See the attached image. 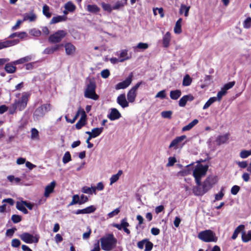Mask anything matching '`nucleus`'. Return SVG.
Instances as JSON below:
<instances>
[{
	"label": "nucleus",
	"instance_id": "obj_41",
	"mask_svg": "<svg viewBox=\"0 0 251 251\" xmlns=\"http://www.w3.org/2000/svg\"><path fill=\"white\" fill-rule=\"evenodd\" d=\"M103 130V127L94 128L92 129L90 133L95 138H96L101 134Z\"/></svg>",
	"mask_w": 251,
	"mask_h": 251
},
{
	"label": "nucleus",
	"instance_id": "obj_14",
	"mask_svg": "<svg viewBox=\"0 0 251 251\" xmlns=\"http://www.w3.org/2000/svg\"><path fill=\"white\" fill-rule=\"evenodd\" d=\"M86 115L84 110L81 111V118L75 124V127L77 129H80L86 123Z\"/></svg>",
	"mask_w": 251,
	"mask_h": 251
},
{
	"label": "nucleus",
	"instance_id": "obj_56",
	"mask_svg": "<svg viewBox=\"0 0 251 251\" xmlns=\"http://www.w3.org/2000/svg\"><path fill=\"white\" fill-rule=\"evenodd\" d=\"M166 97V91L165 90H161L158 92L155 95L156 98H160L161 99H165Z\"/></svg>",
	"mask_w": 251,
	"mask_h": 251
},
{
	"label": "nucleus",
	"instance_id": "obj_23",
	"mask_svg": "<svg viewBox=\"0 0 251 251\" xmlns=\"http://www.w3.org/2000/svg\"><path fill=\"white\" fill-rule=\"evenodd\" d=\"M181 95V91L178 89L171 90L170 92V97L173 100H177Z\"/></svg>",
	"mask_w": 251,
	"mask_h": 251
},
{
	"label": "nucleus",
	"instance_id": "obj_27",
	"mask_svg": "<svg viewBox=\"0 0 251 251\" xmlns=\"http://www.w3.org/2000/svg\"><path fill=\"white\" fill-rule=\"evenodd\" d=\"M137 94L136 92L130 89L127 94V98L128 102H133L135 101Z\"/></svg>",
	"mask_w": 251,
	"mask_h": 251
},
{
	"label": "nucleus",
	"instance_id": "obj_59",
	"mask_svg": "<svg viewBox=\"0 0 251 251\" xmlns=\"http://www.w3.org/2000/svg\"><path fill=\"white\" fill-rule=\"evenodd\" d=\"M11 220L14 223H18L21 221L22 217L18 215H13L11 217Z\"/></svg>",
	"mask_w": 251,
	"mask_h": 251
},
{
	"label": "nucleus",
	"instance_id": "obj_16",
	"mask_svg": "<svg viewBox=\"0 0 251 251\" xmlns=\"http://www.w3.org/2000/svg\"><path fill=\"white\" fill-rule=\"evenodd\" d=\"M96 209V208L93 205H91L83 209H78L75 212V214L78 215L91 213L94 212Z\"/></svg>",
	"mask_w": 251,
	"mask_h": 251
},
{
	"label": "nucleus",
	"instance_id": "obj_40",
	"mask_svg": "<svg viewBox=\"0 0 251 251\" xmlns=\"http://www.w3.org/2000/svg\"><path fill=\"white\" fill-rule=\"evenodd\" d=\"M31 56H27L13 62L14 64H23L25 62L29 61L31 60Z\"/></svg>",
	"mask_w": 251,
	"mask_h": 251
},
{
	"label": "nucleus",
	"instance_id": "obj_47",
	"mask_svg": "<svg viewBox=\"0 0 251 251\" xmlns=\"http://www.w3.org/2000/svg\"><path fill=\"white\" fill-rule=\"evenodd\" d=\"M104 189V185L102 182H99L96 187H92V190L94 194H96V190L98 191H102Z\"/></svg>",
	"mask_w": 251,
	"mask_h": 251
},
{
	"label": "nucleus",
	"instance_id": "obj_22",
	"mask_svg": "<svg viewBox=\"0 0 251 251\" xmlns=\"http://www.w3.org/2000/svg\"><path fill=\"white\" fill-rule=\"evenodd\" d=\"M25 201H17L16 202V208L19 210L22 211L24 214H26L28 213L27 210L25 208Z\"/></svg>",
	"mask_w": 251,
	"mask_h": 251
},
{
	"label": "nucleus",
	"instance_id": "obj_25",
	"mask_svg": "<svg viewBox=\"0 0 251 251\" xmlns=\"http://www.w3.org/2000/svg\"><path fill=\"white\" fill-rule=\"evenodd\" d=\"M122 174L123 171L122 170H119L116 174L112 175L110 178V185H112L113 183L117 181Z\"/></svg>",
	"mask_w": 251,
	"mask_h": 251
},
{
	"label": "nucleus",
	"instance_id": "obj_60",
	"mask_svg": "<svg viewBox=\"0 0 251 251\" xmlns=\"http://www.w3.org/2000/svg\"><path fill=\"white\" fill-rule=\"evenodd\" d=\"M152 247L153 244L149 241L148 239H146L145 251H150L152 249Z\"/></svg>",
	"mask_w": 251,
	"mask_h": 251
},
{
	"label": "nucleus",
	"instance_id": "obj_17",
	"mask_svg": "<svg viewBox=\"0 0 251 251\" xmlns=\"http://www.w3.org/2000/svg\"><path fill=\"white\" fill-rule=\"evenodd\" d=\"M56 183L54 181H52L45 187L44 196L46 198L48 197L50 194L53 192Z\"/></svg>",
	"mask_w": 251,
	"mask_h": 251
},
{
	"label": "nucleus",
	"instance_id": "obj_12",
	"mask_svg": "<svg viewBox=\"0 0 251 251\" xmlns=\"http://www.w3.org/2000/svg\"><path fill=\"white\" fill-rule=\"evenodd\" d=\"M117 102L123 108L128 106V101L126 100L124 94H121L117 97Z\"/></svg>",
	"mask_w": 251,
	"mask_h": 251
},
{
	"label": "nucleus",
	"instance_id": "obj_7",
	"mask_svg": "<svg viewBox=\"0 0 251 251\" xmlns=\"http://www.w3.org/2000/svg\"><path fill=\"white\" fill-rule=\"evenodd\" d=\"M21 239L27 244L37 243L39 240L37 235H33L28 232H24L20 235Z\"/></svg>",
	"mask_w": 251,
	"mask_h": 251
},
{
	"label": "nucleus",
	"instance_id": "obj_57",
	"mask_svg": "<svg viewBox=\"0 0 251 251\" xmlns=\"http://www.w3.org/2000/svg\"><path fill=\"white\" fill-rule=\"evenodd\" d=\"M31 138L33 139H37L39 137V132L37 129L35 128H32L31 130Z\"/></svg>",
	"mask_w": 251,
	"mask_h": 251
},
{
	"label": "nucleus",
	"instance_id": "obj_52",
	"mask_svg": "<svg viewBox=\"0 0 251 251\" xmlns=\"http://www.w3.org/2000/svg\"><path fill=\"white\" fill-rule=\"evenodd\" d=\"M43 14L48 18L51 17V13L50 12V8L47 5H45L43 7Z\"/></svg>",
	"mask_w": 251,
	"mask_h": 251
},
{
	"label": "nucleus",
	"instance_id": "obj_54",
	"mask_svg": "<svg viewBox=\"0 0 251 251\" xmlns=\"http://www.w3.org/2000/svg\"><path fill=\"white\" fill-rule=\"evenodd\" d=\"M92 186L91 187H87V186H84L83 187H82V189H81V191L82 192H83V193H85V194H92L93 193V190H92Z\"/></svg>",
	"mask_w": 251,
	"mask_h": 251
},
{
	"label": "nucleus",
	"instance_id": "obj_8",
	"mask_svg": "<svg viewBox=\"0 0 251 251\" xmlns=\"http://www.w3.org/2000/svg\"><path fill=\"white\" fill-rule=\"evenodd\" d=\"M217 182V179L216 177L213 176L207 177L202 184V187L205 193L208 191Z\"/></svg>",
	"mask_w": 251,
	"mask_h": 251
},
{
	"label": "nucleus",
	"instance_id": "obj_39",
	"mask_svg": "<svg viewBox=\"0 0 251 251\" xmlns=\"http://www.w3.org/2000/svg\"><path fill=\"white\" fill-rule=\"evenodd\" d=\"M190 7L187 6L184 4H181L180 8L179 10V13L180 14L184 13V15L185 17H187L188 15L189 11L190 10Z\"/></svg>",
	"mask_w": 251,
	"mask_h": 251
},
{
	"label": "nucleus",
	"instance_id": "obj_31",
	"mask_svg": "<svg viewBox=\"0 0 251 251\" xmlns=\"http://www.w3.org/2000/svg\"><path fill=\"white\" fill-rule=\"evenodd\" d=\"M130 58V57L128 56L127 50H121L120 53V62H123L126 60H128Z\"/></svg>",
	"mask_w": 251,
	"mask_h": 251
},
{
	"label": "nucleus",
	"instance_id": "obj_1",
	"mask_svg": "<svg viewBox=\"0 0 251 251\" xmlns=\"http://www.w3.org/2000/svg\"><path fill=\"white\" fill-rule=\"evenodd\" d=\"M100 242L101 248L103 251H110L115 248L117 240L113 234L109 233L101 237Z\"/></svg>",
	"mask_w": 251,
	"mask_h": 251
},
{
	"label": "nucleus",
	"instance_id": "obj_33",
	"mask_svg": "<svg viewBox=\"0 0 251 251\" xmlns=\"http://www.w3.org/2000/svg\"><path fill=\"white\" fill-rule=\"evenodd\" d=\"M129 226L128 223L127 222L126 219V218L123 219L120 224H115L113 225V226L117 228L119 230H121L123 229V226Z\"/></svg>",
	"mask_w": 251,
	"mask_h": 251
},
{
	"label": "nucleus",
	"instance_id": "obj_4",
	"mask_svg": "<svg viewBox=\"0 0 251 251\" xmlns=\"http://www.w3.org/2000/svg\"><path fill=\"white\" fill-rule=\"evenodd\" d=\"M29 97V94L28 93H23L22 97L16 99L13 104L19 110L22 111L26 107Z\"/></svg>",
	"mask_w": 251,
	"mask_h": 251
},
{
	"label": "nucleus",
	"instance_id": "obj_30",
	"mask_svg": "<svg viewBox=\"0 0 251 251\" xmlns=\"http://www.w3.org/2000/svg\"><path fill=\"white\" fill-rule=\"evenodd\" d=\"M87 10L91 13H97L100 11V8L96 4H89L87 6Z\"/></svg>",
	"mask_w": 251,
	"mask_h": 251
},
{
	"label": "nucleus",
	"instance_id": "obj_50",
	"mask_svg": "<svg viewBox=\"0 0 251 251\" xmlns=\"http://www.w3.org/2000/svg\"><path fill=\"white\" fill-rule=\"evenodd\" d=\"M101 6L104 11H107L109 13L111 12L113 10L112 7H111V6L108 3L101 2Z\"/></svg>",
	"mask_w": 251,
	"mask_h": 251
},
{
	"label": "nucleus",
	"instance_id": "obj_37",
	"mask_svg": "<svg viewBox=\"0 0 251 251\" xmlns=\"http://www.w3.org/2000/svg\"><path fill=\"white\" fill-rule=\"evenodd\" d=\"M242 239L245 243L251 240V230H249L247 234L244 231L242 232Z\"/></svg>",
	"mask_w": 251,
	"mask_h": 251
},
{
	"label": "nucleus",
	"instance_id": "obj_36",
	"mask_svg": "<svg viewBox=\"0 0 251 251\" xmlns=\"http://www.w3.org/2000/svg\"><path fill=\"white\" fill-rule=\"evenodd\" d=\"M64 8L70 12H73L75 10L76 7L72 1H69L64 5Z\"/></svg>",
	"mask_w": 251,
	"mask_h": 251
},
{
	"label": "nucleus",
	"instance_id": "obj_35",
	"mask_svg": "<svg viewBox=\"0 0 251 251\" xmlns=\"http://www.w3.org/2000/svg\"><path fill=\"white\" fill-rule=\"evenodd\" d=\"M200 185H198V186H196L193 188V192L194 194L196 196H202L204 195L205 192L204 191L203 189L201 188L200 187Z\"/></svg>",
	"mask_w": 251,
	"mask_h": 251
},
{
	"label": "nucleus",
	"instance_id": "obj_46",
	"mask_svg": "<svg viewBox=\"0 0 251 251\" xmlns=\"http://www.w3.org/2000/svg\"><path fill=\"white\" fill-rule=\"evenodd\" d=\"M27 36V34L25 32H16L12 33L9 36L10 38H14L15 37H18L20 38L21 39H23L25 37Z\"/></svg>",
	"mask_w": 251,
	"mask_h": 251
},
{
	"label": "nucleus",
	"instance_id": "obj_24",
	"mask_svg": "<svg viewBox=\"0 0 251 251\" xmlns=\"http://www.w3.org/2000/svg\"><path fill=\"white\" fill-rule=\"evenodd\" d=\"M16 65L14 64L13 62L7 63L5 65L4 69L8 73H14L16 70V67L15 66Z\"/></svg>",
	"mask_w": 251,
	"mask_h": 251
},
{
	"label": "nucleus",
	"instance_id": "obj_58",
	"mask_svg": "<svg viewBox=\"0 0 251 251\" xmlns=\"http://www.w3.org/2000/svg\"><path fill=\"white\" fill-rule=\"evenodd\" d=\"M76 203L79 204V197L78 195H75L73 197L72 201L69 205H73Z\"/></svg>",
	"mask_w": 251,
	"mask_h": 251
},
{
	"label": "nucleus",
	"instance_id": "obj_6",
	"mask_svg": "<svg viewBox=\"0 0 251 251\" xmlns=\"http://www.w3.org/2000/svg\"><path fill=\"white\" fill-rule=\"evenodd\" d=\"M51 106L50 103L43 104L35 110L34 113V116L37 119L43 117L47 112L51 110Z\"/></svg>",
	"mask_w": 251,
	"mask_h": 251
},
{
	"label": "nucleus",
	"instance_id": "obj_34",
	"mask_svg": "<svg viewBox=\"0 0 251 251\" xmlns=\"http://www.w3.org/2000/svg\"><path fill=\"white\" fill-rule=\"evenodd\" d=\"M245 228V226L243 225H239L237 226L234 231L233 234L231 237L233 240H235L238 236V234L242 231Z\"/></svg>",
	"mask_w": 251,
	"mask_h": 251
},
{
	"label": "nucleus",
	"instance_id": "obj_64",
	"mask_svg": "<svg viewBox=\"0 0 251 251\" xmlns=\"http://www.w3.org/2000/svg\"><path fill=\"white\" fill-rule=\"evenodd\" d=\"M101 76L103 78H107L110 75V72L108 69L102 70L100 73Z\"/></svg>",
	"mask_w": 251,
	"mask_h": 251
},
{
	"label": "nucleus",
	"instance_id": "obj_19",
	"mask_svg": "<svg viewBox=\"0 0 251 251\" xmlns=\"http://www.w3.org/2000/svg\"><path fill=\"white\" fill-rule=\"evenodd\" d=\"M186 136L185 135H182L179 137H177L175 139H174L172 142L171 143L169 148H172L175 147V149H177V147L178 144L186 139Z\"/></svg>",
	"mask_w": 251,
	"mask_h": 251
},
{
	"label": "nucleus",
	"instance_id": "obj_61",
	"mask_svg": "<svg viewBox=\"0 0 251 251\" xmlns=\"http://www.w3.org/2000/svg\"><path fill=\"white\" fill-rule=\"evenodd\" d=\"M251 26V18H247L244 22V27L249 28Z\"/></svg>",
	"mask_w": 251,
	"mask_h": 251
},
{
	"label": "nucleus",
	"instance_id": "obj_20",
	"mask_svg": "<svg viewBox=\"0 0 251 251\" xmlns=\"http://www.w3.org/2000/svg\"><path fill=\"white\" fill-rule=\"evenodd\" d=\"M37 16L33 12L31 11L29 13L25 14L24 16L23 21H28L30 22L36 20Z\"/></svg>",
	"mask_w": 251,
	"mask_h": 251
},
{
	"label": "nucleus",
	"instance_id": "obj_13",
	"mask_svg": "<svg viewBox=\"0 0 251 251\" xmlns=\"http://www.w3.org/2000/svg\"><path fill=\"white\" fill-rule=\"evenodd\" d=\"M66 54L67 55H73L75 54L76 48L75 46L71 43H67L64 45Z\"/></svg>",
	"mask_w": 251,
	"mask_h": 251
},
{
	"label": "nucleus",
	"instance_id": "obj_28",
	"mask_svg": "<svg viewBox=\"0 0 251 251\" xmlns=\"http://www.w3.org/2000/svg\"><path fill=\"white\" fill-rule=\"evenodd\" d=\"M59 45H56L53 47L47 48L44 50V53L47 54H52L54 52L58 50L59 49Z\"/></svg>",
	"mask_w": 251,
	"mask_h": 251
},
{
	"label": "nucleus",
	"instance_id": "obj_10",
	"mask_svg": "<svg viewBox=\"0 0 251 251\" xmlns=\"http://www.w3.org/2000/svg\"><path fill=\"white\" fill-rule=\"evenodd\" d=\"M132 77V73H131L124 81L117 84L115 85V89L116 90H120L127 88L131 84Z\"/></svg>",
	"mask_w": 251,
	"mask_h": 251
},
{
	"label": "nucleus",
	"instance_id": "obj_21",
	"mask_svg": "<svg viewBox=\"0 0 251 251\" xmlns=\"http://www.w3.org/2000/svg\"><path fill=\"white\" fill-rule=\"evenodd\" d=\"M229 134L226 133L223 135L219 136L216 140L217 144L218 145L226 143L228 140Z\"/></svg>",
	"mask_w": 251,
	"mask_h": 251
},
{
	"label": "nucleus",
	"instance_id": "obj_42",
	"mask_svg": "<svg viewBox=\"0 0 251 251\" xmlns=\"http://www.w3.org/2000/svg\"><path fill=\"white\" fill-rule=\"evenodd\" d=\"M192 80L189 75H186L183 78L182 85L184 86H188L192 83Z\"/></svg>",
	"mask_w": 251,
	"mask_h": 251
},
{
	"label": "nucleus",
	"instance_id": "obj_45",
	"mask_svg": "<svg viewBox=\"0 0 251 251\" xmlns=\"http://www.w3.org/2000/svg\"><path fill=\"white\" fill-rule=\"evenodd\" d=\"M217 100L215 98V97L210 98L203 106V109H206L208 108L213 103H214Z\"/></svg>",
	"mask_w": 251,
	"mask_h": 251
},
{
	"label": "nucleus",
	"instance_id": "obj_29",
	"mask_svg": "<svg viewBox=\"0 0 251 251\" xmlns=\"http://www.w3.org/2000/svg\"><path fill=\"white\" fill-rule=\"evenodd\" d=\"M67 17L65 16H58L52 18L50 22V24H56L58 22L65 21Z\"/></svg>",
	"mask_w": 251,
	"mask_h": 251
},
{
	"label": "nucleus",
	"instance_id": "obj_53",
	"mask_svg": "<svg viewBox=\"0 0 251 251\" xmlns=\"http://www.w3.org/2000/svg\"><path fill=\"white\" fill-rule=\"evenodd\" d=\"M153 11L154 15H157L158 13L160 14L161 18H163L164 16L163 9L162 8H154Z\"/></svg>",
	"mask_w": 251,
	"mask_h": 251
},
{
	"label": "nucleus",
	"instance_id": "obj_55",
	"mask_svg": "<svg viewBox=\"0 0 251 251\" xmlns=\"http://www.w3.org/2000/svg\"><path fill=\"white\" fill-rule=\"evenodd\" d=\"M161 116L164 118L171 119L172 115L171 111H164L161 113Z\"/></svg>",
	"mask_w": 251,
	"mask_h": 251
},
{
	"label": "nucleus",
	"instance_id": "obj_5",
	"mask_svg": "<svg viewBox=\"0 0 251 251\" xmlns=\"http://www.w3.org/2000/svg\"><path fill=\"white\" fill-rule=\"evenodd\" d=\"M96 87V86L95 82L90 81L85 90V97L94 100H97L99 99V96L95 92Z\"/></svg>",
	"mask_w": 251,
	"mask_h": 251
},
{
	"label": "nucleus",
	"instance_id": "obj_49",
	"mask_svg": "<svg viewBox=\"0 0 251 251\" xmlns=\"http://www.w3.org/2000/svg\"><path fill=\"white\" fill-rule=\"evenodd\" d=\"M226 93V91L223 88H222L221 90L217 93V97H215L217 100L220 101L222 97L225 95Z\"/></svg>",
	"mask_w": 251,
	"mask_h": 251
},
{
	"label": "nucleus",
	"instance_id": "obj_51",
	"mask_svg": "<svg viewBox=\"0 0 251 251\" xmlns=\"http://www.w3.org/2000/svg\"><path fill=\"white\" fill-rule=\"evenodd\" d=\"M82 110H83L79 109L78 110V111L77 112V113H76V115H75V116L74 117H73V119L72 120L68 119L67 117L66 116L65 118H66V120L67 122H68V123H70L71 124L74 123L75 121V120L77 119V118H78L79 115L80 114H81V111H82Z\"/></svg>",
	"mask_w": 251,
	"mask_h": 251
},
{
	"label": "nucleus",
	"instance_id": "obj_26",
	"mask_svg": "<svg viewBox=\"0 0 251 251\" xmlns=\"http://www.w3.org/2000/svg\"><path fill=\"white\" fill-rule=\"evenodd\" d=\"M199 123V121L197 119H194L193 121L190 123L188 125L184 126L182 128V131H186L191 129L195 126H196Z\"/></svg>",
	"mask_w": 251,
	"mask_h": 251
},
{
	"label": "nucleus",
	"instance_id": "obj_18",
	"mask_svg": "<svg viewBox=\"0 0 251 251\" xmlns=\"http://www.w3.org/2000/svg\"><path fill=\"white\" fill-rule=\"evenodd\" d=\"M19 42V40L18 39L11 41L8 40L2 42H0V50L14 46L17 44Z\"/></svg>",
	"mask_w": 251,
	"mask_h": 251
},
{
	"label": "nucleus",
	"instance_id": "obj_43",
	"mask_svg": "<svg viewBox=\"0 0 251 251\" xmlns=\"http://www.w3.org/2000/svg\"><path fill=\"white\" fill-rule=\"evenodd\" d=\"M149 48V45L147 43L140 42L137 44V45L133 47L134 50H135L136 49H139L141 50H145Z\"/></svg>",
	"mask_w": 251,
	"mask_h": 251
},
{
	"label": "nucleus",
	"instance_id": "obj_2",
	"mask_svg": "<svg viewBox=\"0 0 251 251\" xmlns=\"http://www.w3.org/2000/svg\"><path fill=\"white\" fill-rule=\"evenodd\" d=\"M208 168L207 165H203L200 163L195 166L193 171V176L198 185H201V178L206 175Z\"/></svg>",
	"mask_w": 251,
	"mask_h": 251
},
{
	"label": "nucleus",
	"instance_id": "obj_38",
	"mask_svg": "<svg viewBox=\"0 0 251 251\" xmlns=\"http://www.w3.org/2000/svg\"><path fill=\"white\" fill-rule=\"evenodd\" d=\"M182 19L179 18L176 22L174 28V32L176 34H179L181 32V24Z\"/></svg>",
	"mask_w": 251,
	"mask_h": 251
},
{
	"label": "nucleus",
	"instance_id": "obj_63",
	"mask_svg": "<svg viewBox=\"0 0 251 251\" xmlns=\"http://www.w3.org/2000/svg\"><path fill=\"white\" fill-rule=\"evenodd\" d=\"M7 179L9 181L12 182L14 181L16 183H18L20 181L21 179L19 177H15L13 176H8Z\"/></svg>",
	"mask_w": 251,
	"mask_h": 251
},
{
	"label": "nucleus",
	"instance_id": "obj_62",
	"mask_svg": "<svg viewBox=\"0 0 251 251\" xmlns=\"http://www.w3.org/2000/svg\"><path fill=\"white\" fill-rule=\"evenodd\" d=\"M29 33L32 35H33L34 36H36V37H38V36H40L41 34V32L40 30L35 29V28L32 29L30 31Z\"/></svg>",
	"mask_w": 251,
	"mask_h": 251
},
{
	"label": "nucleus",
	"instance_id": "obj_48",
	"mask_svg": "<svg viewBox=\"0 0 251 251\" xmlns=\"http://www.w3.org/2000/svg\"><path fill=\"white\" fill-rule=\"evenodd\" d=\"M251 155V150L247 151V150H242L241 151L240 153V156L242 158H246L249 156Z\"/></svg>",
	"mask_w": 251,
	"mask_h": 251
},
{
	"label": "nucleus",
	"instance_id": "obj_9",
	"mask_svg": "<svg viewBox=\"0 0 251 251\" xmlns=\"http://www.w3.org/2000/svg\"><path fill=\"white\" fill-rule=\"evenodd\" d=\"M66 34L67 33L65 31L63 30H58L49 37V41L52 43H58L62 40Z\"/></svg>",
	"mask_w": 251,
	"mask_h": 251
},
{
	"label": "nucleus",
	"instance_id": "obj_32",
	"mask_svg": "<svg viewBox=\"0 0 251 251\" xmlns=\"http://www.w3.org/2000/svg\"><path fill=\"white\" fill-rule=\"evenodd\" d=\"M171 40V34L169 32H167L163 37V44L164 47L167 48L169 46Z\"/></svg>",
	"mask_w": 251,
	"mask_h": 251
},
{
	"label": "nucleus",
	"instance_id": "obj_11",
	"mask_svg": "<svg viewBox=\"0 0 251 251\" xmlns=\"http://www.w3.org/2000/svg\"><path fill=\"white\" fill-rule=\"evenodd\" d=\"M194 99V97L191 94L184 95L178 101V105L180 107H184L188 101H191Z\"/></svg>",
	"mask_w": 251,
	"mask_h": 251
},
{
	"label": "nucleus",
	"instance_id": "obj_15",
	"mask_svg": "<svg viewBox=\"0 0 251 251\" xmlns=\"http://www.w3.org/2000/svg\"><path fill=\"white\" fill-rule=\"evenodd\" d=\"M121 117V114L119 111L115 108L111 109V112L108 115V118L111 121H114L119 119Z\"/></svg>",
	"mask_w": 251,
	"mask_h": 251
},
{
	"label": "nucleus",
	"instance_id": "obj_3",
	"mask_svg": "<svg viewBox=\"0 0 251 251\" xmlns=\"http://www.w3.org/2000/svg\"><path fill=\"white\" fill-rule=\"evenodd\" d=\"M198 237L205 242H215L217 240V237L215 233L211 230H205L200 232Z\"/></svg>",
	"mask_w": 251,
	"mask_h": 251
},
{
	"label": "nucleus",
	"instance_id": "obj_44",
	"mask_svg": "<svg viewBox=\"0 0 251 251\" xmlns=\"http://www.w3.org/2000/svg\"><path fill=\"white\" fill-rule=\"evenodd\" d=\"M72 160V157L69 151H66L62 158L63 163L65 164L71 161Z\"/></svg>",
	"mask_w": 251,
	"mask_h": 251
}]
</instances>
